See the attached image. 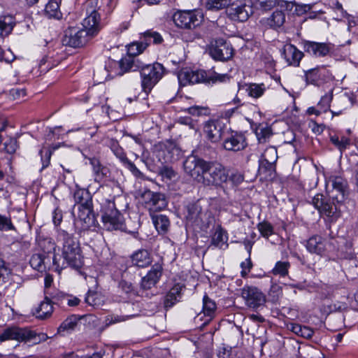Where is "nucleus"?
Returning <instances> with one entry per match:
<instances>
[{
	"mask_svg": "<svg viewBox=\"0 0 358 358\" xmlns=\"http://www.w3.org/2000/svg\"><path fill=\"white\" fill-rule=\"evenodd\" d=\"M289 268L290 263L289 262L278 261L275 263L271 272L274 275L285 277L288 275Z\"/></svg>",
	"mask_w": 358,
	"mask_h": 358,
	"instance_id": "49530a36",
	"label": "nucleus"
},
{
	"mask_svg": "<svg viewBox=\"0 0 358 358\" xmlns=\"http://www.w3.org/2000/svg\"><path fill=\"white\" fill-rule=\"evenodd\" d=\"M231 0H208L206 8L209 10H218L230 5Z\"/></svg>",
	"mask_w": 358,
	"mask_h": 358,
	"instance_id": "3c124183",
	"label": "nucleus"
},
{
	"mask_svg": "<svg viewBox=\"0 0 358 358\" xmlns=\"http://www.w3.org/2000/svg\"><path fill=\"white\" fill-rule=\"evenodd\" d=\"M98 0H88L86 3L87 16L80 26L69 27L62 39L64 45L80 48L85 45L101 29L100 15L96 10Z\"/></svg>",
	"mask_w": 358,
	"mask_h": 358,
	"instance_id": "f257e3e1",
	"label": "nucleus"
},
{
	"mask_svg": "<svg viewBox=\"0 0 358 358\" xmlns=\"http://www.w3.org/2000/svg\"><path fill=\"white\" fill-rule=\"evenodd\" d=\"M163 41L162 36L157 31L148 30L145 31L140 41H136L127 46V55L136 57L142 53L152 42L154 44H160Z\"/></svg>",
	"mask_w": 358,
	"mask_h": 358,
	"instance_id": "9d476101",
	"label": "nucleus"
},
{
	"mask_svg": "<svg viewBox=\"0 0 358 358\" xmlns=\"http://www.w3.org/2000/svg\"><path fill=\"white\" fill-rule=\"evenodd\" d=\"M228 180L234 185H238L243 180V176L238 171H232L229 174Z\"/></svg>",
	"mask_w": 358,
	"mask_h": 358,
	"instance_id": "338daca9",
	"label": "nucleus"
},
{
	"mask_svg": "<svg viewBox=\"0 0 358 358\" xmlns=\"http://www.w3.org/2000/svg\"><path fill=\"white\" fill-rule=\"evenodd\" d=\"M132 263L138 267H145L151 262L150 253L146 250H140L135 252L132 257Z\"/></svg>",
	"mask_w": 358,
	"mask_h": 358,
	"instance_id": "473e14b6",
	"label": "nucleus"
},
{
	"mask_svg": "<svg viewBox=\"0 0 358 358\" xmlns=\"http://www.w3.org/2000/svg\"><path fill=\"white\" fill-rule=\"evenodd\" d=\"M327 242L320 236H313L307 241L306 248L308 251L313 254L322 256L326 250Z\"/></svg>",
	"mask_w": 358,
	"mask_h": 358,
	"instance_id": "a878e982",
	"label": "nucleus"
},
{
	"mask_svg": "<svg viewBox=\"0 0 358 358\" xmlns=\"http://www.w3.org/2000/svg\"><path fill=\"white\" fill-rule=\"evenodd\" d=\"M302 44L304 52L315 57H325L331 50V45L327 43L305 41Z\"/></svg>",
	"mask_w": 358,
	"mask_h": 358,
	"instance_id": "6ab92c4d",
	"label": "nucleus"
},
{
	"mask_svg": "<svg viewBox=\"0 0 358 358\" xmlns=\"http://www.w3.org/2000/svg\"><path fill=\"white\" fill-rule=\"evenodd\" d=\"M157 156L162 163H168L178 159L180 150L172 142L161 144L157 150Z\"/></svg>",
	"mask_w": 358,
	"mask_h": 358,
	"instance_id": "a211bd4d",
	"label": "nucleus"
},
{
	"mask_svg": "<svg viewBox=\"0 0 358 358\" xmlns=\"http://www.w3.org/2000/svg\"><path fill=\"white\" fill-rule=\"evenodd\" d=\"M143 196L146 206L150 210H161L166 206V199L162 194L147 191L143 194Z\"/></svg>",
	"mask_w": 358,
	"mask_h": 358,
	"instance_id": "4be33fe9",
	"label": "nucleus"
},
{
	"mask_svg": "<svg viewBox=\"0 0 358 358\" xmlns=\"http://www.w3.org/2000/svg\"><path fill=\"white\" fill-rule=\"evenodd\" d=\"M228 177L229 173L222 164L209 162L201 182L206 186H217L226 182Z\"/></svg>",
	"mask_w": 358,
	"mask_h": 358,
	"instance_id": "1a4fd4ad",
	"label": "nucleus"
},
{
	"mask_svg": "<svg viewBox=\"0 0 358 358\" xmlns=\"http://www.w3.org/2000/svg\"><path fill=\"white\" fill-rule=\"evenodd\" d=\"M85 302L92 306H98L101 304V295L96 292L89 290L86 296Z\"/></svg>",
	"mask_w": 358,
	"mask_h": 358,
	"instance_id": "864d4df0",
	"label": "nucleus"
},
{
	"mask_svg": "<svg viewBox=\"0 0 358 358\" xmlns=\"http://www.w3.org/2000/svg\"><path fill=\"white\" fill-rule=\"evenodd\" d=\"M331 182L332 190L331 198L336 200L337 202H344L348 194V185L345 179L340 176H331L329 178Z\"/></svg>",
	"mask_w": 358,
	"mask_h": 358,
	"instance_id": "f3484780",
	"label": "nucleus"
},
{
	"mask_svg": "<svg viewBox=\"0 0 358 358\" xmlns=\"http://www.w3.org/2000/svg\"><path fill=\"white\" fill-rule=\"evenodd\" d=\"M210 55L215 60L227 61L232 58L234 48L227 41L218 38L210 47Z\"/></svg>",
	"mask_w": 358,
	"mask_h": 358,
	"instance_id": "2eb2a0df",
	"label": "nucleus"
},
{
	"mask_svg": "<svg viewBox=\"0 0 358 358\" xmlns=\"http://www.w3.org/2000/svg\"><path fill=\"white\" fill-rule=\"evenodd\" d=\"M215 309V303L207 295H205L203 299V312L205 315L210 317L208 321L211 320L212 315L214 314Z\"/></svg>",
	"mask_w": 358,
	"mask_h": 358,
	"instance_id": "09e8293b",
	"label": "nucleus"
},
{
	"mask_svg": "<svg viewBox=\"0 0 358 358\" xmlns=\"http://www.w3.org/2000/svg\"><path fill=\"white\" fill-rule=\"evenodd\" d=\"M77 214L76 221L81 225L83 229L89 228L94 220V214L92 213V203L77 206Z\"/></svg>",
	"mask_w": 358,
	"mask_h": 358,
	"instance_id": "412c9836",
	"label": "nucleus"
},
{
	"mask_svg": "<svg viewBox=\"0 0 358 358\" xmlns=\"http://www.w3.org/2000/svg\"><path fill=\"white\" fill-rule=\"evenodd\" d=\"M109 146L114 155L124 163L128 158L124 152V150L119 145L118 142L114 139L109 141Z\"/></svg>",
	"mask_w": 358,
	"mask_h": 358,
	"instance_id": "8fccbe9b",
	"label": "nucleus"
},
{
	"mask_svg": "<svg viewBox=\"0 0 358 358\" xmlns=\"http://www.w3.org/2000/svg\"><path fill=\"white\" fill-rule=\"evenodd\" d=\"M348 29L353 34L358 35V19L357 20H349Z\"/></svg>",
	"mask_w": 358,
	"mask_h": 358,
	"instance_id": "774afa93",
	"label": "nucleus"
},
{
	"mask_svg": "<svg viewBox=\"0 0 358 358\" xmlns=\"http://www.w3.org/2000/svg\"><path fill=\"white\" fill-rule=\"evenodd\" d=\"M40 246L44 253H50L55 250V244L51 238H45L41 241Z\"/></svg>",
	"mask_w": 358,
	"mask_h": 358,
	"instance_id": "052dcab7",
	"label": "nucleus"
},
{
	"mask_svg": "<svg viewBox=\"0 0 358 358\" xmlns=\"http://www.w3.org/2000/svg\"><path fill=\"white\" fill-rule=\"evenodd\" d=\"M264 160L268 164L274 163L277 159V150L274 147H271L265 150L263 155Z\"/></svg>",
	"mask_w": 358,
	"mask_h": 358,
	"instance_id": "6e6d98bb",
	"label": "nucleus"
},
{
	"mask_svg": "<svg viewBox=\"0 0 358 358\" xmlns=\"http://www.w3.org/2000/svg\"><path fill=\"white\" fill-rule=\"evenodd\" d=\"M138 71L141 74L142 90L148 94L162 79L164 75L165 69L158 62L152 64H145L142 62Z\"/></svg>",
	"mask_w": 358,
	"mask_h": 358,
	"instance_id": "39448f33",
	"label": "nucleus"
},
{
	"mask_svg": "<svg viewBox=\"0 0 358 358\" xmlns=\"http://www.w3.org/2000/svg\"><path fill=\"white\" fill-rule=\"evenodd\" d=\"M290 329L295 334L305 338H310L313 335V331L310 328L299 324H291Z\"/></svg>",
	"mask_w": 358,
	"mask_h": 358,
	"instance_id": "c03bdc74",
	"label": "nucleus"
},
{
	"mask_svg": "<svg viewBox=\"0 0 358 358\" xmlns=\"http://www.w3.org/2000/svg\"><path fill=\"white\" fill-rule=\"evenodd\" d=\"M90 163L92 166L96 180H102L108 176L109 173L108 169L103 166L98 159L91 158L90 159Z\"/></svg>",
	"mask_w": 358,
	"mask_h": 358,
	"instance_id": "72a5a7b5",
	"label": "nucleus"
},
{
	"mask_svg": "<svg viewBox=\"0 0 358 358\" xmlns=\"http://www.w3.org/2000/svg\"><path fill=\"white\" fill-rule=\"evenodd\" d=\"M203 20V15L199 10H178L173 15L175 24L182 29H192L199 26Z\"/></svg>",
	"mask_w": 358,
	"mask_h": 358,
	"instance_id": "6e6552de",
	"label": "nucleus"
},
{
	"mask_svg": "<svg viewBox=\"0 0 358 358\" xmlns=\"http://www.w3.org/2000/svg\"><path fill=\"white\" fill-rule=\"evenodd\" d=\"M209 162L193 154L187 157L183 162L185 173L194 180L201 182Z\"/></svg>",
	"mask_w": 358,
	"mask_h": 358,
	"instance_id": "9b49d317",
	"label": "nucleus"
},
{
	"mask_svg": "<svg viewBox=\"0 0 358 358\" xmlns=\"http://www.w3.org/2000/svg\"><path fill=\"white\" fill-rule=\"evenodd\" d=\"M285 22V14L282 10H275L267 19V24L273 29L282 27Z\"/></svg>",
	"mask_w": 358,
	"mask_h": 358,
	"instance_id": "58836bf2",
	"label": "nucleus"
},
{
	"mask_svg": "<svg viewBox=\"0 0 358 358\" xmlns=\"http://www.w3.org/2000/svg\"><path fill=\"white\" fill-rule=\"evenodd\" d=\"M9 95L13 99H18L26 95V91L24 88L15 87L10 90Z\"/></svg>",
	"mask_w": 358,
	"mask_h": 358,
	"instance_id": "69168bd1",
	"label": "nucleus"
},
{
	"mask_svg": "<svg viewBox=\"0 0 358 358\" xmlns=\"http://www.w3.org/2000/svg\"><path fill=\"white\" fill-rule=\"evenodd\" d=\"M73 198L75 202L78 206H85L92 204V198L90 192L83 188H78L74 192Z\"/></svg>",
	"mask_w": 358,
	"mask_h": 358,
	"instance_id": "e433bc0d",
	"label": "nucleus"
},
{
	"mask_svg": "<svg viewBox=\"0 0 358 358\" xmlns=\"http://www.w3.org/2000/svg\"><path fill=\"white\" fill-rule=\"evenodd\" d=\"M184 285L180 283H176L169 291L164 299V306L171 308L176 303L180 301L182 296V291Z\"/></svg>",
	"mask_w": 358,
	"mask_h": 358,
	"instance_id": "cd10ccee",
	"label": "nucleus"
},
{
	"mask_svg": "<svg viewBox=\"0 0 358 358\" xmlns=\"http://www.w3.org/2000/svg\"><path fill=\"white\" fill-rule=\"evenodd\" d=\"M15 229L14 226L10 218L0 215V231L2 230H13Z\"/></svg>",
	"mask_w": 358,
	"mask_h": 358,
	"instance_id": "680f3d73",
	"label": "nucleus"
},
{
	"mask_svg": "<svg viewBox=\"0 0 358 358\" xmlns=\"http://www.w3.org/2000/svg\"><path fill=\"white\" fill-rule=\"evenodd\" d=\"M255 134L259 143H263L270 138L272 135V131L270 127L266 124H259L256 129Z\"/></svg>",
	"mask_w": 358,
	"mask_h": 358,
	"instance_id": "79ce46f5",
	"label": "nucleus"
},
{
	"mask_svg": "<svg viewBox=\"0 0 358 358\" xmlns=\"http://www.w3.org/2000/svg\"><path fill=\"white\" fill-rule=\"evenodd\" d=\"M330 141L341 152L345 150L350 145V139L344 136H331Z\"/></svg>",
	"mask_w": 358,
	"mask_h": 358,
	"instance_id": "a18cd8bd",
	"label": "nucleus"
},
{
	"mask_svg": "<svg viewBox=\"0 0 358 358\" xmlns=\"http://www.w3.org/2000/svg\"><path fill=\"white\" fill-rule=\"evenodd\" d=\"M79 319L76 315L67 317L59 327L57 332L59 334L65 335L75 329L78 323Z\"/></svg>",
	"mask_w": 358,
	"mask_h": 358,
	"instance_id": "f704fd0d",
	"label": "nucleus"
},
{
	"mask_svg": "<svg viewBox=\"0 0 358 358\" xmlns=\"http://www.w3.org/2000/svg\"><path fill=\"white\" fill-rule=\"evenodd\" d=\"M18 148L17 140L14 138H10L4 143V149L8 154H13Z\"/></svg>",
	"mask_w": 358,
	"mask_h": 358,
	"instance_id": "bf43d9fd",
	"label": "nucleus"
},
{
	"mask_svg": "<svg viewBox=\"0 0 358 358\" xmlns=\"http://www.w3.org/2000/svg\"><path fill=\"white\" fill-rule=\"evenodd\" d=\"M152 222L159 234H164L168 231L170 222L166 215H157L152 216Z\"/></svg>",
	"mask_w": 358,
	"mask_h": 358,
	"instance_id": "4c0bfd02",
	"label": "nucleus"
},
{
	"mask_svg": "<svg viewBox=\"0 0 358 358\" xmlns=\"http://www.w3.org/2000/svg\"><path fill=\"white\" fill-rule=\"evenodd\" d=\"M15 24L13 16L8 15L0 17V34L8 36L12 31Z\"/></svg>",
	"mask_w": 358,
	"mask_h": 358,
	"instance_id": "c9c22d12",
	"label": "nucleus"
},
{
	"mask_svg": "<svg viewBox=\"0 0 358 358\" xmlns=\"http://www.w3.org/2000/svg\"><path fill=\"white\" fill-rule=\"evenodd\" d=\"M129 318V316L110 315L106 317V322L108 324H116L118 322H124Z\"/></svg>",
	"mask_w": 358,
	"mask_h": 358,
	"instance_id": "0e129e2a",
	"label": "nucleus"
},
{
	"mask_svg": "<svg viewBox=\"0 0 358 358\" xmlns=\"http://www.w3.org/2000/svg\"><path fill=\"white\" fill-rule=\"evenodd\" d=\"M180 83L182 85L187 84L215 83H223L229 79V77L225 73H217L215 72H206L203 70L192 71L190 69H182L178 76Z\"/></svg>",
	"mask_w": 358,
	"mask_h": 358,
	"instance_id": "7ed1b4c3",
	"label": "nucleus"
},
{
	"mask_svg": "<svg viewBox=\"0 0 358 358\" xmlns=\"http://www.w3.org/2000/svg\"><path fill=\"white\" fill-rule=\"evenodd\" d=\"M257 229L262 236L268 238L273 234V227L268 222L264 221L258 224Z\"/></svg>",
	"mask_w": 358,
	"mask_h": 358,
	"instance_id": "5fc2aeb1",
	"label": "nucleus"
},
{
	"mask_svg": "<svg viewBox=\"0 0 358 358\" xmlns=\"http://www.w3.org/2000/svg\"><path fill=\"white\" fill-rule=\"evenodd\" d=\"M159 173L162 178L168 180H171L176 176V172L173 169V168L167 166H164L160 168Z\"/></svg>",
	"mask_w": 358,
	"mask_h": 358,
	"instance_id": "4d7b16f0",
	"label": "nucleus"
},
{
	"mask_svg": "<svg viewBox=\"0 0 358 358\" xmlns=\"http://www.w3.org/2000/svg\"><path fill=\"white\" fill-rule=\"evenodd\" d=\"M62 0H50L45 6V15L50 19L60 20L62 13L60 10V3Z\"/></svg>",
	"mask_w": 358,
	"mask_h": 358,
	"instance_id": "7c9ffc66",
	"label": "nucleus"
},
{
	"mask_svg": "<svg viewBox=\"0 0 358 358\" xmlns=\"http://www.w3.org/2000/svg\"><path fill=\"white\" fill-rule=\"evenodd\" d=\"M11 270L0 259V287L5 286L10 280Z\"/></svg>",
	"mask_w": 358,
	"mask_h": 358,
	"instance_id": "de8ad7c7",
	"label": "nucleus"
},
{
	"mask_svg": "<svg viewBox=\"0 0 358 358\" xmlns=\"http://www.w3.org/2000/svg\"><path fill=\"white\" fill-rule=\"evenodd\" d=\"M46 334H37L28 328H20L18 327H10L3 330L0 334V344L10 340H15L18 342L29 343L32 345L38 344L46 341Z\"/></svg>",
	"mask_w": 358,
	"mask_h": 358,
	"instance_id": "20e7f679",
	"label": "nucleus"
},
{
	"mask_svg": "<svg viewBox=\"0 0 358 358\" xmlns=\"http://www.w3.org/2000/svg\"><path fill=\"white\" fill-rule=\"evenodd\" d=\"M255 4L264 10H269L276 5L285 10H292L294 6L293 1L285 0H255Z\"/></svg>",
	"mask_w": 358,
	"mask_h": 358,
	"instance_id": "393cba45",
	"label": "nucleus"
},
{
	"mask_svg": "<svg viewBox=\"0 0 358 358\" xmlns=\"http://www.w3.org/2000/svg\"><path fill=\"white\" fill-rule=\"evenodd\" d=\"M333 99V92L330 91L329 92L325 94L322 96L317 103V107L320 110V111L327 112L330 107V103Z\"/></svg>",
	"mask_w": 358,
	"mask_h": 358,
	"instance_id": "603ef678",
	"label": "nucleus"
},
{
	"mask_svg": "<svg viewBox=\"0 0 358 358\" xmlns=\"http://www.w3.org/2000/svg\"><path fill=\"white\" fill-rule=\"evenodd\" d=\"M162 274V266L155 264L141 280V286L143 289H150L159 281Z\"/></svg>",
	"mask_w": 358,
	"mask_h": 358,
	"instance_id": "b1692460",
	"label": "nucleus"
},
{
	"mask_svg": "<svg viewBox=\"0 0 358 358\" xmlns=\"http://www.w3.org/2000/svg\"><path fill=\"white\" fill-rule=\"evenodd\" d=\"M266 90V87L264 83H250L246 88L248 96L255 99L261 97Z\"/></svg>",
	"mask_w": 358,
	"mask_h": 358,
	"instance_id": "ea45409f",
	"label": "nucleus"
},
{
	"mask_svg": "<svg viewBox=\"0 0 358 358\" xmlns=\"http://www.w3.org/2000/svg\"><path fill=\"white\" fill-rule=\"evenodd\" d=\"M57 240L62 245V257L72 268H79L83 265V257L78 242L64 230H58Z\"/></svg>",
	"mask_w": 358,
	"mask_h": 358,
	"instance_id": "f03ea898",
	"label": "nucleus"
},
{
	"mask_svg": "<svg viewBox=\"0 0 358 358\" xmlns=\"http://www.w3.org/2000/svg\"><path fill=\"white\" fill-rule=\"evenodd\" d=\"M227 241V237L223 229L218 226L212 236L211 244L217 248H222Z\"/></svg>",
	"mask_w": 358,
	"mask_h": 358,
	"instance_id": "a19ab883",
	"label": "nucleus"
},
{
	"mask_svg": "<svg viewBox=\"0 0 358 358\" xmlns=\"http://www.w3.org/2000/svg\"><path fill=\"white\" fill-rule=\"evenodd\" d=\"M343 203H338L331 197L327 199L321 194H316L312 199L314 207L331 222H336L341 217Z\"/></svg>",
	"mask_w": 358,
	"mask_h": 358,
	"instance_id": "423d86ee",
	"label": "nucleus"
},
{
	"mask_svg": "<svg viewBox=\"0 0 358 358\" xmlns=\"http://www.w3.org/2000/svg\"><path fill=\"white\" fill-rule=\"evenodd\" d=\"M141 64L142 62L138 58L127 55L122 58L119 62V66L122 71V73H120V75L129 71H138Z\"/></svg>",
	"mask_w": 358,
	"mask_h": 358,
	"instance_id": "c85d7f7f",
	"label": "nucleus"
},
{
	"mask_svg": "<svg viewBox=\"0 0 358 358\" xmlns=\"http://www.w3.org/2000/svg\"><path fill=\"white\" fill-rule=\"evenodd\" d=\"M124 166L136 177L142 178L143 173L136 166V165L127 159L124 163Z\"/></svg>",
	"mask_w": 358,
	"mask_h": 358,
	"instance_id": "e2e57ef3",
	"label": "nucleus"
},
{
	"mask_svg": "<svg viewBox=\"0 0 358 358\" xmlns=\"http://www.w3.org/2000/svg\"><path fill=\"white\" fill-rule=\"evenodd\" d=\"M252 7L246 4H231L227 8V14L232 20L239 22L246 21L252 13Z\"/></svg>",
	"mask_w": 358,
	"mask_h": 358,
	"instance_id": "aec40b11",
	"label": "nucleus"
},
{
	"mask_svg": "<svg viewBox=\"0 0 358 358\" xmlns=\"http://www.w3.org/2000/svg\"><path fill=\"white\" fill-rule=\"evenodd\" d=\"M282 55L289 65L298 66L303 57V53L292 44H285L283 46Z\"/></svg>",
	"mask_w": 358,
	"mask_h": 358,
	"instance_id": "5701e85b",
	"label": "nucleus"
},
{
	"mask_svg": "<svg viewBox=\"0 0 358 358\" xmlns=\"http://www.w3.org/2000/svg\"><path fill=\"white\" fill-rule=\"evenodd\" d=\"M324 66H317L305 71L306 81L308 84L317 85L325 71Z\"/></svg>",
	"mask_w": 358,
	"mask_h": 358,
	"instance_id": "2f4dec72",
	"label": "nucleus"
},
{
	"mask_svg": "<svg viewBox=\"0 0 358 358\" xmlns=\"http://www.w3.org/2000/svg\"><path fill=\"white\" fill-rule=\"evenodd\" d=\"M45 260L44 254H34L30 259L29 264L34 269L43 271L45 269Z\"/></svg>",
	"mask_w": 358,
	"mask_h": 358,
	"instance_id": "37998d69",
	"label": "nucleus"
},
{
	"mask_svg": "<svg viewBox=\"0 0 358 358\" xmlns=\"http://www.w3.org/2000/svg\"><path fill=\"white\" fill-rule=\"evenodd\" d=\"M101 220L103 227L108 231L120 229L123 225V217L117 209L113 201L107 200L101 206Z\"/></svg>",
	"mask_w": 358,
	"mask_h": 358,
	"instance_id": "0eeeda50",
	"label": "nucleus"
},
{
	"mask_svg": "<svg viewBox=\"0 0 358 358\" xmlns=\"http://www.w3.org/2000/svg\"><path fill=\"white\" fill-rule=\"evenodd\" d=\"M186 218L189 223L197 226L201 230L208 228L210 224L209 215L202 212L201 207L198 203H191L187 207Z\"/></svg>",
	"mask_w": 358,
	"mask_h": 358,
	"instance_id": "f8f14e48",
	"label": "nucleus"
},
{
	"mask_svg": "<svg viewBox=\"0 0 358 358\" xmlns=\"http://www.w3.org/2000/svg\"><path fill=\"white\" fill-rule=\"evenodd\" d=\"M241 296L245 305L253 310L264 306L266 299L264 294L256 287H245L242 289Z\"/></svg>",
	"mask_w": 358,
	"mask_h": 358,
	"instance_id": "ddd939ff",
	"label": "nucleus"
},
{
	"mask_svg": "<svg viewBox=\"0 0 358 358\" xmlns=\"http://www.w3.org/2000/svg\"><path fill=\"white\" fill-rule=\"evenodd\" d=\"M222 141L224 149L229 151H239L247 145L244 135L230 129H228Z\"/></svg>",
	"mask_w": 358,
	"mask_h": 358,
	"instance_id": "dca6fc26",
	"label": "nucleus"
},
{
	"mask_svg": "<svg viewBox=\"0 0 358 358\" xmlns=\"http://www.w3.org/2000/svg\"><path fill=\"white\" fill-rule=\"evenodd\" d=\"M52 154V150L50 149H42L40 151V155L41 157V161L43 164V169H45L50 164V158Z\"/></svg>",
	"mask_w": 358,
	"mask_h": 358,
	"instance_id": "13d9d810",
	"label": "nucleus"
},
{
	"mask_svg": "<svg viewBox=\"0 0 358 358\" xmlns=\"http://www.w3.org/2000/svg\"><path fill=\"white\" fill-rule=\"evenodd\" d=\"M229 128L220 120H211L205 122L203 132L212 143L222 141Z\"/></svg>",
	"mask_w": 358,
	"mask_h": 358,
	"instance_id": "4468645a",
	"label": "nucleus"
},
{
	"mask_svg": "<svg viewBox=\"0 0 358 358\" xmlns=\"http://www.w3.org/2000/svg\"><path fill=\"white\" fill-rule=\"evenodd\" d=\"M352 105V99L346 94H343L336 99L331 112L333 115H340Z\"/></svg>",
	"mask_w": 358,
	"mask_h": 358,
	"instance_id": "bb28decb",
	"label": "nucleus"
},
{
	"mask_svg": "<svg viewBox=\"0 0 358 358\" xmlns=\"http://www.w3.org/2000/svg\"><path fill=\"white\" fill-rule=\"evenodd\" d=\"M53 311L52 301L48 297H45L40 305L36 308L34 315L39 319L44 320L50 317Z\"/></svg>",
	"mask_w": 358,
	"mask_h": 358,
	"instance_id": "c756f323",
	"label": "nucleus"
}]
</instances>
